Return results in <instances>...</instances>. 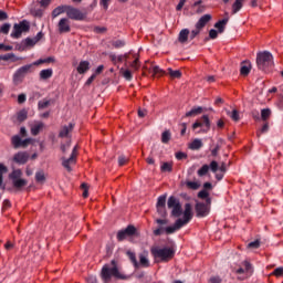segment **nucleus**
<instances>
[{
	"mask_svg": "<svg viewBox=\"0 0 283 283\" xmlns=\"http://www.w3.org/2000/svg\"><path fill=\"white\" fill-rule=\"evenodd\" d=\"M101 277L103 280V283H109L112 281V277H115L117 280H127L128 276L123 274L119 269L118 264L115 260L111 262V264H105L101 272Z\"/></svg>",
	"mask_w": 283,
	"mask_h": 283,
	"instance_id": "f257e3e1",
	"label": "nucleus"
},
{
	"mask_svg": "<svg viewBox=\"0 0 283 283\" xmlns=\"http://www.w3.org/2000/svg\"><path fill=\"white\" fill-rule=\"evenodd\" d=\"M274 65V56L271 52L264 51L256 54V66L259 71L266 72Z\"/></svg>",
	"mask_w": 283,
	"mask_h": 283,
	"instance_id": "f03ea898",
	"label": "nucleus"
},
{
	"mask_svg": "<svg viewBox=\"0 0 283 283\" xmlns=\"http://www.w3.org/2000/svg\"><path fill=\"white\" fill-rule=\"evenodd\" d=\"M150 254H153V258H155V260L168 262L175 256V251L171 248L155 247L150 249Z\"/></svg>",
	"mask_w": 283,
	"mask_h": 283,
	"instance_id": "7ed1b4c3",
	"label": "nucleus"
},
{
	"mask_svg": "<svg viewBox=\"0 0 283 283\" xmlns=\"http://www.w3.org/2000/svg\"><path fill=\"white\" fill-rule=\"evenodd\" d=\"M33 72H34V66H33L32 63H31V64H25V65L19 67V69L14 72V74H13V76H12V81H13L14 85H20V84H22V82H23V80L25 78V76H27L28 74H32Z\"/></svg>",
	"mask_w": 283,
	"mask_h": 283,
	"instance_id": "20e7f679",
	"label": "nucleus"
},
{
	"mask_svg": "<svg viewBox=\"0 0 283 283\" xmlns=\"http://www.w3.org/2000/svg\"><path fill=\"white\" fill-rule=\"evenodd\" d=\"M22 177V171L21 169H14L12 172L9 175V178L12 180L13 188L17 191H21L22 188H24L28 185V180Z\"/></svg>",
	"mask_w": 283,
	"mask_h": 283,
	"instance_id": "39448f33",
	"label": "nucleus"
},
{
	"mask_svg": "<svg viewBox=\"0 0 283 283\" xmlns=\"http://www.w3.org/2000/svg\"><path fill=\"white\" fill-rule=\"evenodd\" d=\"M212 199H206V202L198 201L195 206L197 218H206L210 214Z\"/></svg>",
	"mask_w": 283,
	"mask_h": 283,
	"instance_id": "423d86ee",
	"label": "nucleus"
},
{
	"mask_svg": "<svg viewBox=\"0 0 283 283\" xmlns=\"http://www.w3.org/2000/svg\"><path fill=\"white\" fill-rule=\"evenodd\" d=\"M30 30V24L27 20L15 23L11 33V38L18 40L21 38L22 33H27Z\"/></svg>",
	"mask_w": 283,
	"mask_h": 283,
	"instance_id": "0eeeda50",
	"label": "nucleus"
},
{
	"mask_svg": "<svg viewBox=\"0 0 283 283\" xmlns=\"http://www.w3.org/2000/svg\"><path fill=\"white\" fill-rule=\"evenodd\" d=\"M139 237V232L137 230V228H135V226H127V228H125V230H119V232L117 233V240L119 242L128 239V238H138Z\"/></svg>",
	"mask_w": 283,
	"mask_h": 283,
	"instance_id": "6e6552de",
	"label": "nucleus"
},
{
	"mask_svg": "<svg viewBox=\"0 0 283 283\" xmlns=\"http://www.w3.org/2000/svg\"><path fill=\"white\" fill-rule=\"evenodd\" d=\"M252 272H253L252 264L248 261L242 262L241 266L234 270V273L239 275L238 280L240 281H244L245 279H248Z\"/></svg>",
	"mask_w": 283,
	"mask_h": 283,
	"instance_id": "1a4fd4ad",
	"label": "nucleus"
},
{
	"mask_svg": "<svg viewBox=\"0 0 283 283\" xmlns=\"http://www.w3.org/2000/svg\"><path fill=\"white\" fill-rule=\"evenodd\" d=\"M168 209H172V217L179 218L182 216V207L179 199L176 197L168 198Z\"/></svg>",
	"mask_w": 283,
	"mask_h": 283,
	"instance_id": "9d476101",
	"label": "nucleus"
},
{
	"mask_svg": "<svg viewBox=\"0 0 283 283\" xmlns=\"http://www.w3.org/2000/svg\"><path fill=\"white\" fill-rule=\"evenodd\" d=\"M205 127L202 129L203 133H208L211 128V122L209 119L208 115H202L201 118L199 120H196L192 124V129L196 130L197 128H201Z\"/></svg>",
	"mask_w": 283,
	"mask_h": 283,
	"instance_id": "9b49d317",
	"label": "nucleus"
},
{
	"mask_svg": "<svg viewBox=\"0 0 283 283\" xmlns=\"http://www.w3.org/2000/svg\"><path fill=\"white\" fill-rule=\"evenodd\" d=\"M66 15L69 17V20L72 19L73 21H84V19L86 18L85 13L71 6H67Z\"/></svg>",
	"mask_w": 283,
	"mask_h": 283,
	"instance_id": "f8f14e48",
	"label": "nucleus"
},
{
	"mask_svg": "<svg viewBox=\"0 0 283 283\" xmlns=\"http://www.w3.org/2000/svg\"><path fill=\"white\" fill-rule=\"evenodd\" d=\"M31 143H32V138L21 139L19 135H13L11 137V144L14 149H19L21 147L27 148Z\"/></svg>",
	"mask_w": 283,
	"mask_h": 283,
	"instance_id": "ddd939ff",
	"label": "nucleus"
},
{
	"mask_svg": "<svg viewBox=\"0 0 283 283\" xmlns=\"http://www.w3.org/2000/svg\"><path fill=\"white\" fill-rule=\"evenodd\" d=\"M57 32L60 35L71 33V21L69 18H62L57 23Z\"/></svg>",
	"mask_w": 283,
	"mask_h": 283,
	"instance_id": "4468645a",
	"label": "nucleus"
},
{
	"mask_svg": "<svg viewBox=\"0 0 283 283\" xmlns=\"http://www.w3.org/2000/svg\"><path fill=\"white\" fill-rule=\"evenodd\" d=\"M193 218V212H192V206L191 203H186L184 206V219H181V224L185 227L188 224Z\"/></svg>",
	"mask_w": 283,
	"mask_h": 283,
	"instance_id": "2eb2a0df",
	"label": "nucleus"
},
{
	"mask_svg": "<svg viewBox=\"0 0 283 283\" xmlns=\"http://www.w3.org/2000/svg\"><path fill=\"white\" fill-rule=\"evenodd\" d=\"M35 44H36V42L34 41V39L27 38V39L22 40V42L18 45V51L24 52L28 49L34 48Z\"/></svg>",
	"mask_w": 283,
	"mask_h": 283,
	"instance_id": "dca6fc26",
	"label": "nucleus"
},
{
	"mask_svg": "<svg viewBox=\"0 0 283 283\" xmlns=\"http://www.w3.org/2000/svg\"><path fill=\"white\" fill-rule=\"evenodd\" d=\"M75 127V123H70L69 125H63L60 129L59 137L60 138H70L71 133L73 132Z\"/></svg>",
	"mask_w": 283,
	"mask_h": 283,
	"instance_id": "f3484780",
	"label": "nucleus"
},
{
	"mask_svg": "<svg viewBox=\"0 0 283 283\" xmlns=\"http://www.w3.org/2000/svg\"><path fill=\"white\" fill-rule=\"evenodd\" d=\"M29 160V154L27 151H19L13 156V161L18 165H25Z\"/></svg>",
	"mask_w": 283,
	"mask_h": 283,
	"instance_id": "a211bd4d",
	"label": "nucleus"
},
{
	"mask_svg": "<svg viewBox=\"0 0 283 283\" xmlns=\"http://www.w3.org/2000/svg\"><path fill=\"white\" fill-rule=\"evenodd\" d=\"M252 70V64L250 61H242L240 63V75L247 77L250 75Z\"/></svg>",
	"mask_w": 283,
	"mask_h": 283,
	"instance_id": "6ab92c4d",
	"label": "nucleus"
},
{
	"mask_svg": "<svg viewBox=\"0 0 283 283\" xmlns=\"http://www.w3.org/2000/svg\"><path fill=\"white\" fill-rule=\"evenodd\" d=\"M211 14H203L201 18H199L195 28H198V30H203V28H206V25L211 21Z\"/></svg>",
	"mask_w": 283,
	"mask_h": 283,
	"instance_id": "aec40b11",
	"label": "nucleus"
},
{
	"mask_svg": "<svg viewBox=\"0 0 283 283\" xmlns=\"http://www.w3.org/2000/svg\"><path fill=\"white\" fill-rule=\"evenodd\" d=\"M185 226L181 224V219H177V221H175V226H168V228H166V234H174L176 231L180 230L181 228H184Z\"/></svg>",
	"mask_w": 283,
	"mask_h": 283,
	"instance_id": "412c9836",
	"label": "nucleus"
},
{
	"mask_svg": "<svg viewBox=\"0 0 283 283\" xmlns=\"http://www.w3.org/2000/svg\"><path fill=\"white\" fill-rule=\"evenodd\" d=\"M75 163L76 158L73 156H70V158L62 157V165L69 172L72 171V167L70 165H75Z\"/></svg>",
	"mask_w": 283,
	"mask_h": 283,
	"instance_id": "4be33fe9",
	"label": "nucleus"
},
{
	"mask_svg": "<svg viewBox=\"0 0 283 283\" xmlns=\"http://www.w3.org/2000/svg\"><path fill=\"white\" fill-rule=\"evenodd\" d=\"M229 23V18H223L222 20H219L214 23V28L218 29V33L222 34L224 33L226 25Z\"/></svg>",
	"mask_w": 283,
	"mask_h": 283,
	"instance_id": "5701e85b",
	"label": "nucleus"
},
{
	"mask_svg": "<svg viewBox=\"0 0 283 283\" xmlns=\"http://www.w3.org/2000/svg\"><path fill=\"white\" fill-rule=\"evenodd\" d=\"M90 62L88 61H81L80 65L77 66V73L80 75H84L90 71Z\"/></svg>",
	"mask_w": 283,
	"mask_h": 283,
	"instance_id": "b1692460",
	"label": "nucleus"
},
{
	"mask_svg": "<svg viewBox=\"0 0 283 283\" xmlns=\"http://www.w3.org/2000/svg\"><path fill=\"white\" fill-rule=\"evenodd\" d=\"M203 147L202 139L195 138L189 145L188 148L190 150H200Z\"/></svg>",
	"mask_w": 283,
	"mask_h": 283,
	"instance_id": "393cba45",
	"label": "nucleus"
},
{
	"mask_svg": "<svg viewBox=\"0 0 283 283\" xmlns=\"http://www.w3.org/2000/svg\"><path fill=\"white\" fill-rule=\"evenodd\" d=\"M53 63H55L54 56H49V57H45V59H39L38 61H34L32 63V65L34 67V66H40L42 64H53Z\"/></svg>",
	"mask_w": 283,
	"mask_h": 283,
	"instance_id": "a878e982",
	"label": "nucleus"
},
{
	"mask_svg": "<svg viewBox=\"0 0 283 283\" xmlns=\"http://www.w3.org/2000/svg\"><path fill=\"white\" fill-rule=\"evenodd\" d=\"M40 81H48L53 76V70L52 69H44L39 74Z\"/></svg>",
	"mask_w": 283,
	"mask_h": 283,
	"instance_id": "bb28decb",
	"label": "nucleus"
},
{
	"mask_svg": "<svg viewBox=\"0 0 283 283\" xmlns=\"http://www.w3.org/2000/svg\"><path fill=\"white\" fill-rule=\"evenodd\" d=\"M244 1L245 0H235L232 4L231 14H238V12H240V10H242Z\"/></svg>",
	"mask_w": 283,
	"mask_h": 283,
	"instance_id": "cd10ccee",
	"label": "nucleus"
},
{
	"mask_svg": "<svg viewBox=\"0 0 283 283\" xmlns=\"http://www.w3.org/2000/svg\"><path fill=\"white\" fill-rule=\"evenodd\" d=\"M203 108L201 106L192 107L190 111L186 113V117H196L202 114Z\"/></svg>",
	"mask_w": 283,
	"mask_h": 283,
	"instance_id": "c85d7f7f",
	"label": "nucleus"
},
{
	"mask_svg": "<svg viewBox=\"0 0 283 283\" xmlns=\"http://www.w3.org/2000/svg\"><path fill=\"white\" fill-rule=\"evenodd\" d=\"M67 8L69 6H59L57 8H55L52 12L53 19H56V17H60V14H64V12L67 13Z\"/></svg>",
	"mask_w": 283,
	"mask_h": 283,
	"instance_id": "c756f323",
	"label": "nucleus"
},
{
	"mask_svg": "<svg viewBox=\"0 0 283 283\" xmlns=\"http://www.w3.org/2000/svg\"><path fill=\"white\" fill-rule=\"evenodd\" d=\"M189 34H190V31L188 29L181 30V32H179V43L181 44L187 43L189 39Z\"/></svg>",
	"mask_w": 283,
	"mask_h": 283,
	"instance_id": "7c9ffc66",
	"label": "nucleus"
},
{
	"mask_svg": "<svg viewBox=\"0 0 283 283\" xmlns=\"http://www.w3.org/2000/svg\"><path fill=\"white\" fill-rule=\"evenodd\" d=\"M52 103H53V99L43 98V99L39 101L38 109L43 111V109L48 108Z\"/></svg>",
	"mask_w": 283,
	"mask_h": 283,
	"instance_id": "2f4dec72",
	"label": "nucleus"
},
{
	"mask_svg": "<svg viewBox=\"0 0 283 283\" xmlns=\"http://www.w3.org/2000/svg\"><path fill=\"white\" fill-rule=\"evenodd\" d=\"M109 44L114 49L119 50V49H123L126 46V41L125 40H112V41H109Z\"/></svg>",
	"mask_w": 283,
	"mask_h": 283,
	"instance_id": "473e14b6",
	"label": "nucleus"
},
{
	"mask_svg": "<svg viewBox=\"0 0 283 283\" xmlns=\"http://www.w3.org/2000/svg\"><path fill=\"white\" fill-rule=\"evenodd\" d=\"M133 62L129 63L130 67L137 72L140 69V62H139V56L138 54H133Z\"/></svg>",
	"mask_w": 283,
	"mask_h": 283,
	"instance_id": "72a5a7b5",
	"label": "nucleus"
},
{
	"mask_svg": "<svg viewBox=\"0 0 283 283\" xmlns=\"http://www.w3.org/2000/svg\"><path fill=\"white\" fill-rule=\"evenodd\" d=\"M43 127H44V124H43L42 122H40V123L33 125V126L31 127V134H32V136H38V135L40 134V132L43 129Z\"/></svg>",
	"mask_w": 283,
	"mask_h": 283,
	"instance_id": "f704fd0d",
	"label": "nucleus"
},
{
	"mask_svg": "<svg viewBox=\"0 0 283 283\" xmlns=\"http://www.w3.org/2000/svg\"><path fill=\"white\" fill-rule=\"evenodd\" d=\"M168 76H170V78H172V80H179V78H181V76H182V73H181V71L180 70H172L171 67H169L168 69Z\"/></svg>",
	"mask_w": 283,
	"mask_h": 283,
	"instance_id": "c9c22d12",
	"label": "nucleus"
},
{
	"mask_svg": "<svg viewBox=\"0 0 283 283\" xmlns=\"http://www.w3.org/2000/svg\"><path fill=\"white\" fill-rule=\"evenodd\" d=\"M272 115V109L271 108H262L261 109V120L262 122H268Z\"/></svg>",
	"mask_w": 283,
	"mask_h": 283,
	"instance_id": "e433bc0d",
	"label": "nucleus"
},
{
	"mask_svg": "<svg viewBox=\"0 0 283 283\" xmlns=\"http://www.w3.org/2000/svg\"><path fill=\"white\" fill-rule=\"evenodd\" d=\"M186 187L187 189H190V190H198L201 187V184L199 181L187 180Z\"/></svg>",
	"mask_w": 283,
	"mask_h": 283,
	"instance_id": "4c0bfd02",
	"label": "nucleus"
},
{
	"mask_svg": "<svg viewBox=\"0 0 283 283\" xmlns=\"http://www.w3.org/2000/svg\"><path fill=\"white\" fill-rule=\"evenodd\" d=\"M171 139V132L169 129L164 130V133H161V144H169Z\"/></svg>",
	"mask_w": 283,
	"mask_h": 283,
	"instance_id": "58836bf2",
	"label": "nucleus"
},
{
	"mask_svg": "<svg viewBox=\"0 0 283 283\" xmlns=\"http://www.w3.org/2000/svg\"><path fill=\"white\" fill-rule=\"evenodd\" d=\"M227 115L233 120L239 122L240 120V113L238 109H233L232 112L228 111Z\"/></svg>",
	"mask_w": 283,
	"mask_h": 283,
	"instance_id": "ea45409f",
	"label": "nucleus"
},
{
	"mask_svg": "<svg viewBox=\"0 0 283 283\" xmlns=\"http://www.w3.org/2000/svg\"><path fill=\"white\" fill-rule=\"evenodd\" d=\"M209 169H210L209 165L205 164V165H202V166L197 170V175H198L199 177H203V176H206V175L209 172Z\"/></svg>",
	"mask_w": 283,
	"mask_h": 283,
	"instance_id": "a19ab883",
	"label": "nucleus"
},
{
	"mask_svg": "<svg viewBox=\"0 0 283 283\" xmlns=\"http://www.w3.org/2000/svg\"><path fill=\"white\" fill-rule=\"evenodd\" d=\"M197 197H198L199 199H201V200L211 199V198L209 197L208 190H206V189H201V190L198 192Z\"/></svg>",
	"mask_w": 283,
	"mask_h": 283,
	"instance_id": "79ce46f5",
	"label": "nucleus"
},
{
	"mask_svg": "<svg viewBox=\"0 0 283 283\" xmlns=\"http://www.w3.org/2000/svg\"><path fill=\"white\" fill-rule=\"evenodd\" d=\"M8 172V167L0 163V187L3 184V175Z\"/></svg>",
	"mask_w": 283,
	"mask_h": 283,
	"instance_id": "37998d69",
	"label": "nucleus"
},
{
	"mask_svg": "<svg viewBox=\"0 0 283 283\" xmlns=\"http://www.w3.org/2000/svg\"><path fill=\"white\" fill-rule=\"evenodd\" d=\"M127 255H128V258L130 259V261L133 262L134 266H135L136 269H138L140 264L137 262L136 254L133 253V252H130V251H128V252H127Z\"/></svg>",
	"mask_w": 283,
	"mask_h": 283,
	"instance_id": "c03bdc74",
	"label": "nucleus"
},
{
	"mask_svg": "<svg viewBox=\"0 0 283 283\" xmlns=\"http://www.w3.org/2000/svg\"><path fill=\"white\" fill-rule=\"evenodd\" d=\"M10 28H11L10 23H4L0 25V34L8 35Z\"/></svg>",
	"mask_w": 283,
	"mask_h": 283,
	"instance_id": "a18cd8bd",
	"label": "nucleus"
},
{
	"mask_svg": "<svg viewBox=\"0 0 283 283\" xmlns=\"http://www.w3.org/2000/svg\"><path fill=\"white\" fill-rule=\"evenodd\" d=\"M28 118V113L25 109H22L18 113V122L23 123Z\"/></svg>",
	"mask_w": 283,
	"mask_h": 283,
	"instance_id": "49530a36",
	"label": "nucleus"
},
{
	"mask_svg": "<svg viewBox=\"0 0 283 283\" xmlns=\"http://www.w3.org/2000/svg\"><path fill=\"white\" fill-rule=\"evenodd\" d=\"M172 171V165L168 161L161 164V172H171Z\"/></svg>",
	"mask_w": 283,
	"mask_h": 283,
	"instance_id": "de8ad7c7",
	"label": "nucleus"
},
{
	"mask_svg": "<svg viewBox=\"0 0 283 283\" xmlns=\"http://www.w3.org/2000/svg\"><path fill=\"white\" fill-rule=\"evenodd\" d=\"M165 72L158 65L153 66L154 76H163Z\"/></svg>",
	"mask_w": 283,
	"mask_h": 283,
	"instance_id": "09e8293b",
	"label": "nucleus"
},
{
	"mask_svg": "<svg viewBox=\"0 0 283 283\" xmlns=\"http://www.w3.org/2000/svg\"><path fill=\"white\" fill-rule=\"evenodd\" d=\"M139 260L142 266L149 268V260L144 254H140Z\"/></svg>",
	"mask_w": 283,
	"mask_h": 283,
	"instance_id": "8fccbe9b",
	"label": "nucleus"
},
{
	"mask_svg": "<svg viewBox=\"0 0 283 283\" xmlns=\"http://www.w3.org/2000/svg\"><path fill=\"white\" fill-rule=\"evenodd\" d=\"M122 72H123V76L126 78V81L132 82L133 74H132L130 70L124 71V69H122Z\"/></svg>",
	"mask_w": 283,
	"mask_h": 283,
	"instance_id": "3c124183",
	"label": "nucleus"
},
{
	"mask_svg": "<svg viewBox=\"0 0 283 283\" xmlns=\"http://www.w3.org/2000/svg\"><path fill=\"white\" fill-rule=\"evenodd\" d=\"M209 167H210V170H211L213 174H216V172L219 170V164H218L217 160L210 161Z\"/></svg>",
	"mask_w": 283,
	"mask_h": 283,
	"instance_id": "603ef678",
	"label": "nucleus"
},
{
	"mask_svg": "<svg viewBox=\"0 0 283 283\" xmlns=\"http://www.w3.org/2000/svg\"><path fill=\"white\" fill-rule=\"evenodd\" d=\"M136 53H133L132 51L128 53H125L124 56V61H125V66H127L128 61L134 60L133 55H135Z\"/></svg>",
	"mask_w": 283,
	"mask_h": 283,
	"instance_id": "864d4df0",
	"label": "nucleus"
},
{
	"mask_svg": "<svg viewBox=\"0 0 283 283\" xmlns=\"http://www.w3.org/2000/svg\"><path fill=\"white\" fill-rule=\"evenodd\" d=\"M200 32H201V29L199 28H196V30H192L189 35L190 41H193L200 34Z\"/></svg>",
	"mask_w": 283,
	"mask_h": 283,
	"instance_id": "5fc2aeb1",
	"label": "nucleus"
},
{
	"mask_svg": "<svg viewBox=\"0 0 283 283\" xmlns=\"http://www.w3.org/2000/svg\"><path fill=\"white\" fill-rule=\"evenodd\" d=\"M35 179H36V182H44V180H45L44 172L43 171H38L35 174Z\"/></svg>",
	"mask_w": 283,
	"mask_h": 283,
	"instance_id": "6e6d98bb",
	"label": "nucleus"
},
{
	"mask_svg": "<svg viewBox=\"0 0 283 283\" xmlns=\"http://www.w3.org/2000/svg\"><path fill=\"white\" fill-rule=\"evenodd\" d=\"M261 247V242L259 240H255L254 242H251L248 244L249 249L256 250Z\"/></svg>",
	"mask_w": 283,
	"mask_h": 283,
	"instance_id": "4d7b16f0",
	"label": "nucleus"
},
{
	"mask_svg": "<svg viewBox=\"0 0 283 283\" xmlns=\"http://www.w3.org/2000/svg\"><path fill=\"white\" fill-rule=\"evenodd\" d=\"M208 283H222V279L220 276H211Z\"/></svg>",
	"mask_w": 283,
	"mask_h": 283,
	"instance_id": "13d9d810",
	"label": "nucleus"
},
{
	"mask_svg": "<svg viewBox=\"0 0 283 283\" xmlns=\"http://www.w3.org/2000/svg\"><path fill=\"white\" fill-rule=\"evenodd\" d=\"M217 38H218V31L214 30V29H211V30L209 31V39H210V40H216Z\"/></svg>",
	"mask_w": 283,
	"mask_h": 283,
	"instance_id": "bf43d9fd",
	"label": "nucleus"
},
{
	"mask_svg": "<svg viewBox=\"0 0 283 283\" xmlns=\"http://www.w3.org/2000/svg\"><path fill=\"white\" fill-rule=\"evenodd\" d=\"M157 207H166V197H159L157 199Z\"/></svg>",
	"mask_w": 283,
	"mask_h": 283,
	"instance_id": "052dcab7",
	"label": "nucleus"
},
{
	"mask_svg": "<svg viewBox=\"0 0 283 283\" xmlns=\"http://www.w3.org/2000/svg\"><path fill=\"white\" fill-rule=\"evenodd\" d=\"M272 274L277 277L283 276V268L275 269Z\"/></svg>",
	"mask_w": 283,
	"mask_h": 283,
	"instance_id": "680f3d73",
	"label": "nucleus"
},
{
	"mask_svg": "<svg viewBox=\"0 0 283 283\" xmlns=\"http://www.w3.org/2000/svg\"><path fill=\"white\" fill-rule=\"evenodd\" d=\"M126 161H127L126 156L120 155V156L118 157V165H119L120 167H123V166L126 164Z\"/></svg>",
	"mask_w": 283,
	"mask_h": 283,
	"instance_id": "e2e57ef3",
	"label": "nucleus"
},
{
	"mask_svg": "<svg viewBox=\"0 0 283 283\" xmlns=\"http://www.w3.org/2000/svg\"><path fill=\"white\" fill-rule=\"evenodd\" d=\"M82 189H84L83 197L87 198L88 197V186L86 182L82 184Z\"/></svg>",
	"mask_w": 283,
	"mask_h": 283,
	"instance_id": "0e129e2a",
	"label": "nucleus"
},
{
	"mask_svg": "<svg viewBox=\"0 0 283 283\" xmlns=\"http://www.w3.org/2000/svg\"><path fill=\"white\" fill-rule=\"evenodd\" d=\"M70 148H71V144L70 143L62 144V146H61V150H62L63 154H66L70 150Z\"/></svg>",
	"mask_w": 283,
	"mask_h": 283,
	"instance_id": "69168bd1",
	"label": "nucleus"
},
{
	"mask_svg": "<svg viewBox=\"0 0 283 283\" xmlns=\"http://www.w3.org/2000/svg\"><path fill=\"white\" fill-rule=\"evenodd\" d=\"M27 101V95L25 94H19L18 96V103L19 104H24Z\"/></svg>",
	"mask_w": 283,
	"mask_h": 283,
	"instance_id": "338daca9",
	"label": "nucleus"
},
{
	"mask_svg": "<svg viewBox=\"0 0 283 283\" xmlns=\"http://www.w3.org/2000/svg\"><path fill=\"white\" fill-rule=\"evenodd\" d=\"M86 281H87V283H97L96 276H88V277L86 279Z\"/></svg>",
	"mask_w": 283,
	"mask_h": 283,
	"instance_id": "774afa93",
	"label": "nucleus"
}]
</instances>
